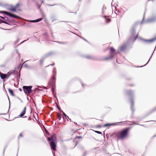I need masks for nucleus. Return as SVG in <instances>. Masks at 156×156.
Returning <instances> with one entry per match:
<instances>
[{
	"label": "nucleus",
	"mask_w": 156,
	"mask_h": 156,
	"mask_svg": "<svg viewBox=\"0 0 156 156\" xmlns=\"http://www.w3.org/2000/svg\"><path fill=\"white\" fill-rule=\"evenodd\" d=\"M130 127L127 128L123 129L116 135L118 139H122L126 138L128 135Z\"/></svg>",
	"instance_id": "obj_1"
},
{
	"label": "nucleus",
	"mask_w": 156,
	"mask_h": 156,
	"mask_svg": "<svg viewBox=\"0 0 156 156\" xmlns=\"http://www.w3.org/2000/svg\"><path fill=\"white\" fill-rule=\"evenodd\" d=\"M110 54L108 56L104 58H103V60H107L113 58L114 57L115 55H116L117 53L115 52V49L113 47H111L110 48Z\"/></svg>",
	"instance_id": "obj_2"
},
{
	"label": "nucleus",
	"mask_w": 156,
	"mask_h": 156,
	"mask_svg": "<svg viewBox=\"0 0 156 156\" xmlns=\"http://www.w3.org/2000/svg\"><path fill=\"white\" fill-rule=\"evenodd\" d=\"M22 4L20 3H18L15 6H11L9 9L10 11L15 12L17 11H21V6Z\"/></svg>",
	"instance_id": "obj_3"
},
{
	"label": "nucleus",
	"mask_w": 156,
	"mask_h": 156,
	"mask_svg": "<svg viewBox=\"0 0 156 156\" xmlns=\"http://www.w3.org/2000/svg\"><path fill=\"white\" fill-rule=\"evenodd\" d=\"M14 72L15 71H9L7 74L0 73V76L1 79H4L6 78H8L11 74H14Z\"/></svg>",
	"instance_id": "obj_4"
},
{
	"label": "nucleus",
	"mask_w": 156,
	"mask_h": 156,
	"mask_svg": "<svg viewBox=\"0 0 156 156\" xmlns=\"http://www.w3.org/2000/svg\"><path fill=\"white\" fill-rule=\"evenodd\" d=\"M23 88L25 94L28 93V94H30L32 93V90H31L32 88L31 86H23Z\"/></svg>",
	"instance_id": "obj_5"
},
{
	"label": "nucleus",
	"mask_w": 156,
	"mask_h": 156,
	"mask_svg": "<svg viewBox=\"0 0 156 156\" xmlns=\"http://www.w3.org/2000/svg\"><path fill=\"white\" fill-rule=\"evenodd\" d=\"M0 13H3L6 14L11 17H13L16 18H20V17L17 16L14 14H12L9 12L5 11H0Z\"/></svg>",
	"instance_id": "obj_6"
},
{
	"label": "nucleus",
	"mask_w": 156,
	"mask_h": 156,
	"mask_svg": "<svg viewBox=\"0 0 156 156\" xmlns=\"http://www.w3.org/2000/svg\"><path fill=\"white\" fill-rule=\"evenodd\" d=\"M50 144L51 148L54 151L56 150V145L55 144V141H51Z\"/></svg>",
	"instance_id": "obj_7"
},
{
	"label": "nucleus",
	"mask_w": 156,
	"mask_h": 156,
	"mask_svg": "<svg viewBox=\"0 0 156 156\" xmlns=\"http://www.w3.org/2000/svg\"><path fill=\"white\" fill-rule=\"evenodd\" d=\"M126 48V45L125 44H124L120 46L119 49L121 51H123L125 50Z\"/></svg>",
	"instance_id": "obj_8"
},
{
	"label": "nucleus",
	"mask_w": 156,
	"mask_h": 156,
	"mask_svg": "<svg viewBox=\"0 0 156 156\" xmlns=\"http://www.w3.org/2000/svg\"><path fill=\"white\" fill-rule=\"evenodd\" d=\"M52 140V141H55L56 140V137L55 134H53L50 137Z\"/></svg>",
	"instance_id": "obj_9"
},
{
	"label": "nucleus",
	"mask_w": 156,
	"mask_h": 156,
	"mask_svg": "<svg viewBox=\"0 0 156 156\" xmlns=\"http://www.w3.org/2000/svg\"><path fill=\"white\" fill-rule=\"evenodd\" d=\"M26 111V108H24L23 109V110L22 112L20 114V115L18 116L20 117H23L24 115L25 114Z\"/></svg>",
	"instance_id": "obj_10"
},
{
	"label": "nucleus",
	"mask_w": 156,
	"mask_h": 156,
	"mask_svg": "<svg viewBox=\"0 0 156 156\" xmlns=\"http://www.w3.org/2000/svg\"><path fill=\"white\" fill-rule=\"evenodd\" d=\"M8 91L9 92V93L10 94V95L12 96H14V94L13 93V91L11 90L9 88L8 89Z\"/></svg>",
	"instance_id": "obj_11"
},
{
	"label": "nucleus",
	"mask_w": 156,
	"mask_h": 156,
	"mask_svg": "<svg viewBox=\"0 0 156 156\" xmlns=\"http://www.w3.org/2000/svg\"><path fill=\"white\" fill-rule=\"evenodd\" d=\"M10 108H9L8 109L6 110V111L5 112H4L3 113H2V114H6L7 113H8L9 111V110Z\"/></svg>",
	"instance_id": "obj_12"
},
{
	"label": "nucleus",
	"mask_w": 156,
	"mask_h": 156,
	"mask_svg": "<svg viewBox=\"0 0 156 156\" xmlns=\"http://www.w3.org/2000/svg\"><path fill=\"white\" fill-rule=\"evenodd\" d=\"M42 19H43V18H39V19H37L36 20H35V22H39V21H41V20H42Z\"/></svg>",
	"instance_id": "obj_13"
},
{
	"label": "nucleus",
	"mask_w": 156,
	"mask_h": 156,
	"mask_svg": "<svg viewBox=\"0 0 156 156\" xmlns=\"http://www.w3.org/2000/svg\"><path fill=\"white\" fill-rule=\"evenodd\" d=\"M57 117H58V119L59 120H60L61 118V115L59 114H58Z\"/></svg>",
	"instance_id": "obj_14"
},
{
	"label": "nucleus",
	"mask_w": 156,
	"mask_h": 156,
	"mask_svg": "<svg viewBox=\"0 0 156 156\" xmlns=\"http://www.w3.org/2000/svg\"><path fill=\"white\" fill-rule=\"evenodd\" d=\"M111 21V19L109 18H106V21L107 23H108L110 22Z\"/></svg>",
	"instance_id": "obj_15"
},
{
	"label": "nucleus",
	"mask_w": 156,
	"mask_h": 156,
	"mask_svg": "<svg viewBox=\"0 0 156 156\" xmlns=\"http://www.w3.org/2000/svg\"><path fill=\"white\" fill-rule=\"evenodd\" d=\"M43 59H41L39 60V62L40 64L41 65L43 63Z\"/></svg>",
	"instance_id": "obj_16"
},
{
	"label": "nucleus",
	"mask_w": 156,
	"mask_h": 156,
	"mask_svg": "<svg viewBox=\"0 0 156 156\" xmlns=\"http://www.w3.org/2000/svg\"><path fill=\"white\" fill-rule=\"evenodd\" d=\"M62 112L63 113V115H64V116H65V117H66V118L67 119V118H69L68 116H67L65 114V113L63 112Z\"/></svg>",
	"instance_id": "obj_17"
},
{
	"label": "nucleus",
	"mask_w": 156,
	"mask_h": 156,
	"mask_svg": "<svg viewBox=\"0 0 156 156\" xmlns=\"http://www.w3.org/2000/svg\"><path fill=\"white\" fill-rule=\"evenodd\" d=\"M82 137L81 136H77L76 137H75V139H76L77 138L79 139H82Z\"/></svg>",
	"instance_id": "obj_18"
},
{
	"label": "nucleus",
	"mask_w": 156,
	"mask_h": 156,
	"mask_svg": "<svg viewBox=\"0 0 156 156\" xmlns=\"http://www.w3.org/2000/svg\"><path fill=\"white\" fill-rule=\"evenodd\" d=\"M94 132L95 133H96L98 134H102V133L100 131H95Z\"/></svg>",
	"instance_id": "obj_19"
},
{
	"label": "nucleus",
	"mask_w": 156,
	"mask_h": 156,
	"mask_svg": "<svg viewBox=\"0 0 156 156\" xmlns=\"http://www.w3.org/2000/svg\"><path fill=\"white\" fill-rule=\"evenodd\" d=\"M48 140L49 141H52V140L51 139V137H48Z\"/></svg>",
	"instance_id": "obj_20"
},
{
	"label": "nucleus",
	"mask_w": 156,
	"mask_h": 156,
	"mask_svg": "<svg viewBox=\"0 0 156 156\" xmlns=\"http://www.w3.org/2000/svg\"><path fill=\"white\" fill-rule=\"evenodd\" d=\"M23 135L22 133H20L19 135V138L20 137H23Z\"/></svg>",
	"instance_id": "obj_21"
},
{
	"label": "nucleus",
	"mask_w": 156,
	"mask_h": 156,
	"mask_svg": "<svg viewBox=\"0 0 156 156\" xmlns=\"http://www.w3.org/2000/svg\"><path fill=\"white\" fill-rule=\"evenodd\" d=\"M111 125L110 124H105V125H104V126H108L110 125Z\"/></svg>",
	"instance_id": "obj_22"
},
{
	"label": "nucleus",
	"mask_w": 156,
	"mask_h": 156,
	"mask_svg": "<svg viewBox=\"0 0 156 156\" xmlns=\"http://www.w3.org/2000/svg\"><path fill=\"white\" fill-rule=\"evenodd\" d=\"M30 21L31 22H36L35 20H30Z\"/></svg>",
	"instance_id": "obj_23"
},
{
	"label": "nucleus",
	"mask_w": 156,
	"mask_h": 156,
	"mask_svg": "<svg viewBox=\"0 0 156 156\" xmlns=\"http://www.w3.org/2000/svg\"><path fill=\"white\" fill-rule=\"evenodd\" d=\"M19 90L20 91H22V89H21V88H19Z\"/></svg>",
	"instance_id": "obj_24"
},
{
	"label": "nucleus",
	"mask_w": 156,
	"mask_h": 156,
	"mask_svg": "<svg viewBox=\"0 0 156 156\" xmlns=\"http://www.w3.org/2000/svg\"><path fill=\"white\" fill-rule=\"evenodd\" d=\"M97 126L98 127H100L101 126Z\"/></svg>",
	"instance_id": "obj_25"
},
{
	"label": "nucleus",
	"mask_w": 156,
	"mask_h": 156,
	"mask_svg": "<svg viewBox=\"0 0 156 156\" xmlns=\"http://www.w3.org/2000/svg\"><path fill=\"white\" fill-rule=\"evenodd\" d=\"M58 108L59 109V110H60V108Z\"/></svg>",
	"instance_id": "obj_26"
},
{
	"label": "nucleus",
	"mask_w": 156,
	"mask_h": 156,
	"mask_svg": "<svg viewBox=\"0 0 156 156\" xmlns=\"http://www.w3.org/2000/svg\"><path fill=\"white\" fill-rule=\"evenodd\" d=\"M152 41L151 40H149V41H150V42H151V41Z\"/></svg>",
	"instance_id": "obj_27"
},
{
	"label": "nucleus",
	"mask_w": 156,
	"mask_h": 156,
	"mask_svg": "<svg viewBox=\"0 0 156 156\" xmlns=\"http://www.w3.org/2000/svg\"><path fill=\"white\" fill-rule=\"evenodd\" d=\"M51 108V110H53V108Z\"/></svg>",
	"instance_id": "obj_28"
}]
</instances>
